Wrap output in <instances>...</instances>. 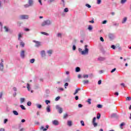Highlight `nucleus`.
<instances>
[{
    "instance_id": "f257e3e1",
    "label": "nucleus",
    "mask_w": 131,
    "mask_h": 131,
    "mask_svg": "<svg viewBox=\"0 0 131 131\" xmlns=\"http://www.w3.org/2000/svg\"><path fill=\"white\" fill-rule=\"evenodd\" d=\"M79 51L81 53L82 55H85L89 53V49H88V45L85 46L84 51H82V49L79 48Z\"/></svg>"
},
{
    "instance_id": "f03ea898",
    "label": "nucleus",
    "mask_w": 131,
    "mask_h": 131,
    "mask_svg": "<svg viewBox=\"0 0 131 131\" xmlns=\"http://www.w3.org/2000/svg\"><path fill=\"white\" fill-rule=\"evenodd\" d=\"M51 24H52L51 20H45L42 23L41 26H46V25H51Z\"/></svg>"
},
{
    "instance_id": "7ed1b4c3",
    "label": "nucleus",
    "mask_w": 131,
    "mask_h": 131,
    "mask_svg": "<svg viewBox=\"0 0 131 131\" xmlns=\"http://www.w3.org/2000/svg\"><path fill=\"white\" fill-rule=\"evenodd\" d=\"M96 117H94L92 121V124H93L94 127L98 126V123L96 122Z\"/></svg>"
},
{
    "instance_id": "20e7f679",
    "label": "nucleus",
    "mask_w": 131,
    "mask_h": 131,
    "mask_svg": "<svg viewBox=\"0 0 131 131\" xmlns=\"http://www.w3.org/2000/svg\"><path fill=\"white\" fill-rule=\"evenodd\" d=\"M56 109H57L59 113H60V114H61L63 112V108H62V107H59V106H56Z\"/></svg>"
},
{
    "instance_id": "39448f33",
    "label": "nucleus",
    "mask_w": 131,
    "mask_h": 131,
    "mask_svg": "<svg viewBox=\"0 0 131 131\" xmlns=\"http://www.w3.org/2000/svg\"><path fill=\"white\" fill-rule=\"evenodd\" d=\"M48 128H49V125H48L46 126V128L43 126H41L40 127V129H42L43 131L47 130Z\"/></svg>"
},
{
    "instance_id": "423d86ee",
    "label": "nucleus",
    "mask_w": 131,
    "mask_h": 131,
    "mask_svg": "<svg viewBox=\"0 0 131 131\" xmlns=\"http://www.w3.org/2000/svg\"><path fill=\"white\" fill-rule=\"evenodd\" d=\"M105 59L106 58L105 57H99L98 58V60L99 61H100V62H102L103 61H105Z\"/></svg>"
},
{
    "instance_id": "0eeeda50",
    "label": "nucleus",
    "mask_w": 131,
    "mask_h": 131,
    "mask_svg": "<svg viewBox=\"0 0 131 131\" xmlns=\"http://www.w3.org/2000/svg\"><path fill=\"white\" fill-rule=\"evenodd\" d=\"M20 19H28V15H21Z\"/></svg>"
},
{
    "instance_id": "6e6552de",
    "label": "nucleus",
    "mask_w": 131,
    "mask_h": 131,
    "mask_svg": "<svg viewBox=\"0 0 131 131\" xmlns=\"http://www.w3.org/2000/svg\"><path fill=\"white\" fill-rule=\"evenodd\" d=\"M25 51H24V50L21 51V53H20V56L21 57V58H24V57H25Z\"/></svg>"
},
{
    "instance_id": "1a4fd4ad",
    "label": "nucleus",
    "mask_w": 131,
    "mask_h": 131,
    "mask_svg": "<svg viewBox=\"0 0 131 131\" xmlns=\"http://www.w3.org/2000/svg\"><path fill=\"white\" fill-rule=\"evenodd\" d=\"M53 124H54V125H58V124H59V122H58V121L57 120H54L52 121Z\"/></svg>"
},
{
    "instance_id": "9d476101",
    "label": "nucleus",
    "mask_w": 131,
    "mask_h": 131,
    "mask_svg": "<svg viewBox=\"0 0 131 131\" xmlns=\"http://www.w3.org/2000/svg\"><path fill=\"white\" fill-rule=\"evenodd\" d=\"M0 70L1 71H3V70H4V63H3L2 62L0 63Z\"/></svg>"
},
{
    "instance_id": "9b49d317",
    "label": "nucleus",
    "mask_w": 131,
    "mask_h": 131,
    "mask_svg": "<svg viewBox=\"0 0 131 131\" xmlns=\"http://www.w3.org/2000/svg\"><path fill=\"white\" fill-rule=\"evenodd\" d=\"M46 110L47 112H51V106L50 105H48L47 108H46Z\"/></svg>"
},
{
    "instance_id": "f8f14e48",
    "label": "nucleus",
    "mask_w": 131,
    "mask_h": 131,
    "mask_svg": "<svg viewBox=\"0 0 131 131\" xmlns=\"http://www.w3.org/2000/svg\"><path fill=\"white\" fill-rule=\"evenodd\" d=\"M36 43V47H39L40 46V42L34 41Z\"/></svg>"
},
{
    "instance_id": "ddd939ff",
    "label": "nucleus",
    "mask_w": 131,
    "mask_h": 131,
    "mask_svg": "<svg viewBox=\"0 0 131 131\" xmlns=\"http://www.w3.org/2000/svg\"><path fill=\"white\" fill-rule=\"evenodd\" d=\"M123 125H125V123L124 122H122L120 125V127L121 129H123V128L122 127V126H123Z\"/></svg>"
},
{
    "instance_id": "4468645a",
    "label": "nucleus",
    "mask_w": 131,
    "mask_h": 131,
    "mask_svg": "<svg viewBox=\"0 0 131 131\" xmlns=\"http://www.w3.org/2000/svg\"><path fill=\"white\" fill-rule=\"evenodd\" d=\"M68 125L69 126H71L72 125V121H68Z\"/></svg>"
},
{
    "instance_id": "2eb2a0df",
    "label": "nucleus",
    "mask_w": 131,
    "mask_h": 131,
    "mask_svg": "<svg viewBox=\"0 0 131 131\" xmlns=\"http://www.w3.org/2000/svg\"><path fill=\"white\" fill-rule=\"evenodd\" d=\"M79 91H80V89L78 88L77 89L75 92V93H74V95H76V94H77V93H78V92H79Z\"/></svg>"
},
{
    "instance_id": "dca6fc26",
    "label": "nucleus",
    "mask_w": 131,
    "mask_h": 131,
    "mask_svg": "<svg viewBox=\"0 0 131 131\" xmlns=\"http://www.w3.org/2000/svg\"><path fill=\"white\" fill-rule=\"evenodd\" d=\"M41 54L42 57H45V56H46V53L45 52V51H41Z\"/></svg>"
},
{
    "instance_id": "f3484780",
    "label": "nucleus",
    "mask_w": 131,
    "mask_h": 131,
    "mask_svg": "<svg viewBox=\"0 0 131 131\" xmlns=\"http://www.w3.org/2000/svg\"><path fill=\"white\" fill-rule=\"evenodd\" d=\"M22 35H23V33H19L18 34V40H20V38H21V37H22Z\"/></svg>"
},
{
    "instance_id": "a211bd4d",
    "label": "nucleus",
    "mask_w": 131,
    "mask_h": 131,
    "mask_svg": "<svg viewBox=\"0 0 131 131\" xmlns=\"http://www.w3.org/2000/svg\"><path fill=\"white\" fill-rule=\"evenodd\" d=\"M127 20V18L126 17H125L123 18V20L122 21V23H125L126 22V20Z\"/></svg>"
},
{
    "instance_id": "6ab92c4d",
    "label": "nucleus",
    "mask_w": 131,
    "mask_h": 131,
    "mask_svg": "<svg viewBox=\"0 0 131 131\" xmlns=\"http://www.w3.org/2000/svg\"><path fill=\"white\" fill-rule=\"evenodd\" d=\"M25 102V98H20V103H24Z\"/></svg>"
},
{
    "instance_id": "aec40b11",
    "label": "nucleus",
    "mask_w": 131,
    "mask_h": 131,
    "mask_svg": "<svg viewBox=\"0 0 131 131\" xmlns=\"http://www.w3.org/2000/svg\"><path fill=\"white\" fill-rule=\"evenodd\" d=\"M33 3V1L32 0H29V6H32Z\"/></svg>"
},
{
    "instance_id": "412c9836",
    "label": "nucleus",
    "mask_w": 131,
    "mask_h": 131,
    "mask_svg": "<svg viewBox=\"0 0 131 131\" xmlns=\"http://www.w3.org/2000/svg\"><path fill=\"white\" fill-rule=\"evenodd\" d=\"M20 108H21V109H22L23 110H26V108H25V106H24V105H20Z\"/></svg>"
},
{
    "instance_id": "4be33fe9",
    "label": "nucleus",
    "mask_w": 131,
    "mask_h": 131,
    "mask_svg": "<svg viewBox=\"0 0 131 131\" xmlns=\"http://www.w3.org/2000/svg\"><path fill=\"white\" fill-rule=\"evenodd\" d=\"M13 114H14V115H18V114H19L18 113V112H17L16 111H13Z\"/></svg>"
},
{
    "instance_id": "5701e85b",
    "label": "nucleus",
    "mask_w": 131,
    "mask_h": 131,
    "mask_svg": "<svg viewBox=\"0 0 131 131\" xmlns=\"http://www.w3.org/2000/svg\"><path fill=\"white\" fill-rule=\"evenodd\" d=\"M97 107V108L101 109V108H103V105H102L101 104H98Z\"/></svg>"
},
{
    "instance_id": "b1692460",
    "label": "nucleus",
    "mask_w": 131,
    "mask_h": 131,
    "mask_svg": "<svg viewBox=\"0 0 131 131\" xmlns=\"http://www.w3.org/2000/svg\"><path fill=\"white\" fill-rule=\"evenodd\" d=\"M80 71V68L79 67H77L76 68V72H79Z\"/></svg>"
},
{
    "instance_id": "393cba45",
    "label": "nucleus",
    "mask_w": 131,
    "mask_h": 131,
    "mask_svg": "<svg viewBox=\"0 0 131 131\" xmlns=\"http://www.w3.org/2000/svg\"><path fill=\"white\" fill-rule=\"evenodd\" d=\"M27 88L28 89L29 91H30V85L29 83H27Z\"/></svg>"
},
{
    "instance_id": "a878e982",
    "label": "nucleus",
    "mask_w": 131,
    "mask_h": 131,
    "mask_svg": "<svg viewBox=\"0 0 131 131\" xmlns=\"http://www.w3.org/2000/svg\"><path fill=\"white\" fill-rule=\"evenodd\" d=\"M20 47L24 48V46H25V43H24V42H21L20 43Z\"/></svg>"
},
{
    "instance_id": "bb28decb",
    "label": "nucleus",
    "mask_w": 131,
    "mask_h": 131,
    "mask_svg": "<svg viewBox=\"0 0 131 131\" xmlns=\"http://www.w3.org/2000/svg\"><path fill=\"white\" fill-rule=\"evenodd\" d=\"M89 30L91 31L93 30V27L91 25H89L88 27Z\"/></svg>"
},
{
    "instance_id": "cd10ccee",
    "label": "nucleus",
    "mask_w": 131,
    "mask_h": 131,
    "mask_svg": "<svg viewBox=\"0 0 131 131\" xmlns=\"http://www.w3.org/2000/svg\"><path fill=\"white\" fill-rule=\"evenodd\" d=\"M91 101H92V99H88V100L87 101V102L89 104V105H91V104H92V102H91Z\"/></svg>"
},
{
    "instance_id": "c85d7f7f",
    "label": "nucleus",
    "mask_w": 131,
    "mask_h": 131,
    "mask_svg": "<svg viewBox=\"0 0 131 131\" xmlns=\"http://www.w3.org/2000/svg\"><path fill=\"white\" fill-rule=\"evenodd\" d=\"M126 101H131V97H127L126 98Z\"/></svg>"
},
{
    "instance_id": "c756f323",
    "label": "nucleus",
    "mask_w": 131,
    "mask_h": 131,
    "mask_svg": "<svg viewBox=\"0 0 131 131\" xmlns=\"http://www.w3.org/2000/svg\"><path fill=\"white\" fill-rule=\"evenodd\" d=\"M41 34H43L44 35H49V33H46L45 32H41Z\"/></svg>"
},
{
    "instance_id": "7c9ffc66",
    "label": "nucleus",
    "mask_w": 131,
    "mask_h": 131,
    "mask_svg": "<svg viewBox=\"0 0 131 131\" xmlns=\"http://www.w3.org/2000/svg\"><path fill=\"white\" fill-rule=\"evenodd\" d=\"M101 117V114L100 113H98L97 116V119H100V118Z\"/></svg>"
},
{
    "instance_id": "2f4dec72",
    "label": "nucleus",
    "mask_w": 131,
    "mask_h": 131,
    "mask_svg": "<svg viewBox=\"0 0 131 131\" xmlns=\"http://www.w3.org/2000/svg\"><path fill=\"white\" fill-rule=\"evenodd\" d=\"M67 117H68V114H65L63 115V118H64V119L67 118Z\"/></svg>"
},
{
    "instance_id": "473e14b6",
    "label": "nucleus",
    "mask_w": 131,
    "mask_h": 131,
    "mask_svg": "<svg viewBox=\"0 0 131 131\" xmlns=\"http://www.w3.org/2000/svg\"><path fill=\"white\" fill-rule=\"evenodd\" d=\"M34 61H35V59H34V58L31 59L30 60V63H34Z\"/></svg>"
},
{
    "instance_id": "72a5a7b5",
    "label": "nucleus",
    "mask_w": 131,
    "mask_h": 131,
    "mask_svg": "<svg viewBox=\"0 0 131 131\" xmlns=\"http://www.w3.org/2000/svg\"><path fill=\"white\" fill-rule=\"evenodd\" d=\"M45 103H46L47 105H48L49 103H51V101L47 100L45 101Z\"/></svg>"
},
{
    "instance_id": "f704fd0d",
    "label": "nucleus",
    "mask_w": 131,
    "mask_h": 131,
    "mask_svg": "<svg viewBox=\"0 0 131 131\" xmlns=\"http://www.w3.org/2000/svg\"><path fill=\"white\" fill-rule=\"evenodd\" d=\"M126 0H121V4H122V5H123V4H124L125 3H126Z\"/></svg>"
},
{
    "instance_id": "c9c22d12",
    "label": "nucleus",
    "mask_w": 131,
    "mask_h": 131,
    "mask_svg": "<svg viewBox=\"0 0 131 131\" xmlns=\"http://www.w3.org/2000/svg\"><path fill=\"white\" fill-rule=\"evenodd\" d=\"M111 117L112 118H114V117H116V114H113L112 115H111Z\"/></svg>"
},
{
    "instance_id": "e433bc0d",
    "label": "nucleus",
    "mask_w": 131,
    "mask_h": 131,
    "mask_svg": "<svg viewBox=\"0 0 131 131\" xmlns=\"http://www.w3.org/2000/svg\"><path fill=\"white\" fill-rule=\"evenodd\" d=\"M121 86H122L123 88H125V84L124 83H122L120 84Z\"/></svg>"
},
{
    "instance_id": "4c0bfd02",
    "label": "nucleus",
    "mask_w": 131,
    "mask_h": 131,
    "mask_svg": "<svg viewBox=\"0 0 131 131\" xmlns=\"http://www.w3.org/2000/svg\"><path fill=\"white\" fill-rule=\"evenodd\" d=\"M82 77L83 78H88V77H89V75H83Z\"/></svg>"
},
{
    "instance_id": "58836bf2",
    "label": "nucleus",
    "mask_w": 131,
    "mask_h": 131,
    "mask_svg": "<svg viewBox=\"0 0 131 131\" xmlns=\"http://www.w3.org/2000/svg\"><path fill=\"white\" fill-rule=\"evenodd\" d=\"M80 123L82 126H84V122L83 121H81Z\"/></svg>"
},
{
    "instance_id": "ea45409f",
    "label": "nucleus",
    "mask_w": 131,
    "mask_h": 131,
    "mask_svg": "<svg viewBox=\"0 0 131 131\" xmlns=\"http://www.w3.org/2000/svg\"><path fill=\"white\" fill-rule=\"evenodd\" d=\"M113 34H110L109 35H108V37H110V38H112L113 37Z\"/></svg>"
},
{
    "instance_id": "a19ab883",
    "label": "nucleus",
    "mask_w": 131,
    "mask_h": 131,
    "mask_svg": "<svg viewBox=\"0 0 131 131\" xmlns=\"http://www.w3.org/2000/svg\"><path fill=\"white\" fill-rule=\"evenodd\" d=\"M48 53L50 54V56H51V55H52V53H53V51L52 50H49L48 51Z\"/></svg>"
},
{
    "instance_id": "79ce46f5",
    "label": "nucleus",
    "mask_w": 131,
    "mask_h": 131,
    "mask_svg": "<svg viewBox=\"0 0 131 131\" xmlns=\"http://www.w3.org/2000/svg\"><path fill=\"white\" fill-rule=\"evenodd\" d=\"M55 101H59V100H60V96H58L55 99Z\"/></svg>"
},
{
    "instance_id": "37998d69",
    "label": "nucleus",
    "mask_w": 131,
    "mask_h": 131,
    "mask_svg": "<svg viewBox=\"0 0 131 131\" xmlns=\"http://www.w3.org/2000/svg\"><path fill=\"white\" fill-rule=\"evenodd\" d=\"M27 105H28V106H31V102L28 101L27 102Z\"/></svg>"
},
{
    "instance_id": "c03bdc74",
    "label": "nucleus",
    "mask_w": 131,
    "mask_h": 131,
    "mask_svg": "<svg viewBox=\"0 0 131 131\" xmlns=\"http://www.w3.org/2000/svg\"><path fill=\"white\" fill-rule=\"evenodd\" d=\"M37 108H38L39 109H40V108H41V105H40V104H37Z\"/></svg>"
},
{
    "instance_id": "a18cd8bd",
    "label": "nucleus",
    "mask_w": 131,
    "mask_h": 131,
    "mask_svg": "<svg viewBox=\"0 0 131 131\" xmlns=\"http://www.w3.org/2000/svg\"><path fill=\"white\" fill-rule=\"evenodd\" d=\"M88 82H83V84L81 85L82 86H84V85H86L88 84Z\"/></svg>"
},
{
    "instance_id": "49530a36",
    "label": "nucleus",
    "mask_w": 131,
    "mask_h": 131,
    "mask_svg": "<svg viewBox=\"0 0 131 131\" xmlns=\"http://www.w3.org/2000/svg\"><path fill=\"white\" fill-rule=\"evenodd\" d=\"M68 82H66L65 84H64V88L65 89H67V88L66 86H68Z\"/></svg>"
},
{
    "instance_id": "de8ad7c7",
    "label": "nucleus",
    "mask_w": 131,
    "mask_h": 131,
    "mask_svg": "<svg viewBox=\"0 0 131 131\" xmlns=\"http://www.w3.org/2000/svg\"><path fill=\"white\" fill-rule=\"evenodd\" d=\"M101 2H102L101 0H97L98 5H100V4H101Z\"/></svg>"
},
{
    "instance_id": "09e8293b",
    "label": "nucleus",
    "mask_w": 131,
    "mask_h": 131,
    "mask_svg": "<svg viewBox=\"0 0 131 131\" xmlns=\"http://www.w3.org/2000/svg\"><path fill=\"white\" fill-rule=\"evenodd\" d=\"M114 26H118L119 24H117L116 23H113Z\"/></svg>"
},
{
    "instance_id": "8fccbe9b",
    "label": "nucleus",
    "mask_w": 131,
    "mask_h": 131,
    "mask_svg": "<svg viewBox=\"0 0 131 131\" xmlns=\"http://www.w3.org/2000/svg\"><path fill=\"white\" fill-rule=\"evenodd\" d=\"M116 70V68H114V69H113L112 71H111V73H113V72H114Z\"/></svg>"
},
{
    "instance_id": "3c124183",
    "label": "nucleus",
    "mask_w": 131,
    "mask_h": 131,
    "mask_svg": "<svg viewBox=\"0 0 131 131\" xmlns=\"http://www.w3.org/2000/svg\"><path fill=\"white\" fill-rule=\"evenodd\" d=\"M68 11H69L68 8H65L64 10V12H65L66 13H67Z\"/></svg>"
},
{
    "instance_id": "603ef678",
    "label": "nucleus",
    "mask_w": 131,
    "mask_h": 131,
    "mask_svg": "<svg viewBox=\"0 0 131 131\" xmlns=\"http://www.w3.org/2000/svg\"><path fill=\"white\" fill-rule=\"evenodd\" d=\"M85 6L89 8L92 7V6H91V5H90L89 4H86Z\"/></svg>"
},
{
    "instance_id": "864d4df0",
    "label": "nucleus",
    "mask_w": 131,
    "mask_h": 131,
    "mask_svg": "<svg viewBox=\"0 0 131 131\" xmlns=\"http://www.w3.org/2000/svg\"><path fill=\"white\" fill-rule=\"evenodd\" d=\"M4 29H5V31H9V29H8V28L7 27H4Z\"/></svg>"
},
{
    "instance_id": "5fc2aeb1",
    "label": "nucleus",
    "mask_w": 131,
    "mask_h": 131,
    "mask_svg": "<svg viewBox=\"0 0 131 131\" xmlns=\"http://www.w3.org/2000/svg\"><path fill=\"white\" fill-rule=\"evenodd\" d=\"M73 51H75V50H76V47H75V45H73Z\"/></svg>"
},
{
    "instance_id": "6e6d98bb",
    "label": "nucleus",
    "mask_w": 131,
    "mask_h": 131,
    "mask_svg": "<svg viewBox=\"0 0 131 131\" xmlns=\"http://www.w3.org/2000/svg\"><path fill=\"white\" fill-rule=\"evenodd\" d=\"M57 36L58 37H61V36H62V34H61V33L57 34Z\"/></svg>"
},
{
    "instance_id": "4d7b16f0",
    "label": "nucleus",
    "mask_w": 131,
    "mask_h": 131,
    "mask_svg": "<svg viewBox=\"0 0 131 131\" xmlns=\"http://www.w3.org/2000/svg\"><path fill=\"white\" fill-rule=\"evenodd\" d=\"M100 39L101 41H104V38H103V37H100Z\"/></svg>"
},
{
    "instance_id": "13d9d810",
    "label": "nucleus",
    "mask_w": 131,
    "mask_h": 131,
    "mask_svg": "<svg viewBox=\"0 0 131 131\" xmlns=\"http://www.w3.org/2000/svg\"><path fill=\"white\" fill-rule=\"evenodd\" d=\"M111 48H112V49H113V50H115V46L112 45Z\"/></svg>"
},
{
    "instance_id": "bf43d9fd",
    "label": "nucleus",
    "mask_w": 131,
    "mask_h": 131,
    "mask_svg": "<svg viewBox=\"0 0 131 131\" xmlns=\"http://www.w3.org/2000/svg\"><path fill=\"white\" fill-rule=\"evenodd\" d=\"M7 122H8V119H5L4 120V123H7Z\"/></svg>"
},
{
    "instance_id": "052dcab7",
    "label": "nucleus",
    "mask_w": 131,
    "mask_h": 131,
    "mask_svg": "<svg viewBox=\"0 0 131 131\" xmlns=\"http://www.w3.org/2000/svg\"><path fill=\"white\" fill-rule=\"evenodd\" d=\"M78 106L79 108H81L82 107V104H79Z\"/></svg>"
},
{
    "instance_id": "680f3d73",
    "label": "nucleus",
    "mask_w": 131,
    "mask_h": 131,
    "mask_svg": "<svg viewBox=\"0 0 131 131\" xmlns=\"http://www.w3.org/2000/svg\"><path fill=\"white\" fill-rule=\"evenodd\" d=\"M106 23H107V20H106L102 21V24H106Z\"/></svg>"
},
{
    "instance_id": "e2e57ef3",
    "label": "nucleus",
    "mask_w": 131,
    "mask_h": 131,
    "mask_svg": "<svg viewBox=\"0 0 131 131\" xmlns=\"http://www.w3.org/2000/svg\"><path fill=\"white\" fill-rule=\"evenodd\" d=\"M29 6H30V5H29L28 4H26L25 5V8H28V7H29Z\"/></svg>"
},
{
    "instance_id": "0e129e2a",
    "label": "nucleus",
    "mask_w": 131,
    "mask_h": 131,
    "mask_svg": "<svg viewBox=\"0 0 131 131\" xmlns=\"http://www.w3.org/2000/svg\"><path fill=\"white\" fill-rule=\"evenodd\" d=\"M114 95H115V96H118V95H119V94L118 93V92H116V93H115Z\"/></svg>"
},
{
    "instance_id": "69168bd1",
    "label": "nucleus",
    "mask_w": 131,
    "mask_h": 131,
    "mask_svg": "<svg viewBox=\"0 0 131 131\" xmlns=\"http://www.w3.org/2000/svg\"><path fill=\"white\" fill-rule=\"evenodd\" d=\"M75 100H76V101H77V100H78V96H75Z\"/></svg>"
},
{
    "instance_id": "338daca9",
    "label": "nucleus",
    "mask_w": 131,
    "mask_h": 131,
    "mask_svg": "<svg viewBox=\"0 0 131 131\" xmlns=\"http://www.w3.org/2000/svg\"><path fill=\"white\" fill-rule=\"evenodd\" d=\"M25 31H29V29L25 28Z\"/></svg>"
},
{
    "instance_id": "774afa93",
    "label": "nucleus",
    "mask_w": 131,
    "mask_h": 131,
    "mask_svg": "<svg viewBox=\"0 0 131 131\" xmlns=\"http://www.w3.org/2000/svg\"><path fill=\"white\" fill-rule=\"evenodd\" d=\"M0 131H5V128H1Z\"/></svg>"
}]
</instances>
